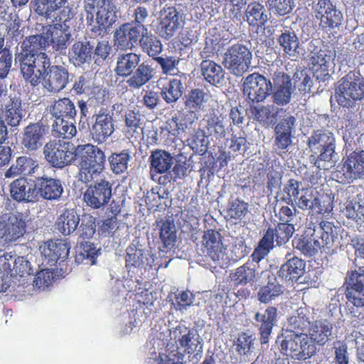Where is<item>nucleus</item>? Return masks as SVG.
<instances>
[{
	"label": "nucleus",
	"instance_id": "nucleus-1",
	"mask_svg": "<svg viewBox=\"0 0 364 364\" xmlns=\"http://www.w3.org/2000/svg\"><path fill=\"white\" fill-rule=\"evenodd\" d=\"M336 242L339 244L338 237L333 229H306L293 240L295 247L306 257L314 256L322 247L332 248Z\"/></svg>",
	"mask_w": 364,
	"mask_h": 364
},
{
	"label": "nucleus",
	"instance_id": "nucleus-2",
	"mask_svg": "<svg viewBox=\"0 0 364 364\" xmlns=\"http://www.w3.org/2000/svg\"><path fill=\"white\" fill-rule=\"evenodd\" d=\"M277 343L282 355L299 361L311 358L316 351L306 335H299L287 330L277 337Z\"/></svg>",
	"mask_w": 364,
	"mask_h": 364
},
{
	"label": "nucleus",
	"instance_id": "nucleus-3",
	"mask_svg": "<svg viewBox=\"0 0 364 364\" xmlns=\"http://www.w3.org/2000/svg\"><path fill=\"white\" fill-rule=\"evenodd\" d=\"M311 151L318 155L315 165L320 169H329L336 161L335 138L326 130L314 132L308 139Z\"/></svg>",
	"mask_w": 364,
	"mask_h": 364
},
{
	"label": "nucleus",
	"instance_id": "nucleus-4",
	"mask_svg": "<svg viewBox=\"0 0 364 364\" xmlns=\"http://www.w3.org/2000/svg\"><path fill=\"white\" fill-rule=\"evenodd\" d=\"M171 341L173 340L176 344V354L178 360H183L186 354H193V359L196 361L202 355V339L194 329L179 324L171 331Z\"/></svg>",
	"mask_w": 364,
	"mask_h": 364
},
{
	"label": "nucleus",
	"instance_id": "nucleus-5",
	"mask_svg": "<svg viewBox=\"0 0 364 364\" xmlns=\"http://www.w3.org/2000/svg\"><path fill=\"white\" fill-rule=\"evenodd\" d=\"M16 60L19 63L23 77L32 86L40 83L41 77L50 65V59L46 53H18L16 54Z\"/></svg>",
	"mask_w": 364,
	"mask_h": 364
},
{
	"label": "nucleus",
	"instance_id": "nucleus-6",
	"mask_svg": "<svg viewBox=\"0 0 364 364\" xmlns=\"http://www.w3.org/2000/svg\"><path fill=\"white\" fill-rule=\"evenodd\" d=\"M30 263L23 257H16L11 252L0 256V292H5L11 285L16 284L17 277L31 274Z\"/></svg>",
	"mask_w": 364,
	"mask_h": 364
},
{
	"label": "nucleus",
	"instance_id": "nucleus-7",
	"mask_svg": "<svg viewBox=\"0 0 364 364\" xmlns=\"http://www.w3.org/2000/svg\"><path fill=\"white\" fill-rule=\"evenodd\" d=\"M68 0H35L34 11L35 12L46 19H50L53 22V19L59 18V23L54 26H68L71 28V21L75 14L72 9L69 6H65Z\"/></svg>",
	"mask_w": 364,
	"mask_h": 364
},
{
	"label": "nucleus",
	"instance_id": "nucleus-8",
	"mask_svg": "<svg viewBox=\"0 0 364 364\" xmlns=\"http://www.w3.org/2000/svg\"><path fill=\"white\" fill-rule=\"evenodd\" d=\"M338 103L343 107H351L355 102L364 98V79L354 74L342 77L336 89Z\"/></svg>",
	"mask_w": 364,
	"mask_h": 364
},
{
	"label": "nucleus",
	"instance_id": "nucleus-9",
	"mask_svg": "<svg viewBox=\"0 0 364 364\" xmlns=\"http://www.w3.org/2000/svg\"><path fill=\"white\" fill-rule=\"evenodd\" d=\"M252 54L250 48L241 43L229 47L224 53L223 65L235 76L240 77L248 72Z\"/></svg>",
	"mask_w": 364,
	"mask_h": 364
},
{
	"label": "nucleus",
	"instance_id": "nucleus-10",
	"mask_svg": "<svg viewBox=\"0 0 364 364\" xmlns=\"http://www.w3.org/2000/svg\"><path fill=\"white\" fill-rule=\"evenodd\" d=\"M0 112L1 121L11 127L18 126L23 116L21 99L9 93L8 86L4 82H0Z\"/></svg>",
	"mask_w": 364,
	"mask_h": 364
},
{
	"label": "nucleus",
	"instance_id": "nucleus-11",
	"mask_svg": "<svg viewBox=\"0 0 364 364\" xmlns=\"http://www.w3.org/2000/svg\"><path fill=\"white\" fill-rule=\"evenodd\" d=\"M242 87L245 99L252 103L263 102L272 90V82L257 73L243 78Z\"/></svg>",
	"mask_w": 364,
	"mask_h": 364
},
{
	"label": "nucleus",
	"instance_id": "nucleus-12",
	"mask_svg": "<svg viewBox=\"0 0 364 364\" xmlns=\"http://www.w3.org/2000/svg\"><path fill=\"white\" fill-rule=\"evenodd\" d=\"M45 159L53 167L62 168L69 165L75 159L70 151V144L59 139L47 142L43 148Z\"/></svg>",
	"mask_w": 364,
	"mask_h": 364
},
{
	"label": "nucleus",
	"instance_id": "nucleus-13",
	"mask_svg": "<svg viewBox=\"0 0 364 364\" xmlns=\"http://www.w3.org/2000/svg\"><path fill=\"white\" fill-rule=\"evenodd\" d=\"M336 177L343 183L364 177V151H354L346 159Z\"/></svg>",
	"mask_w": 364,
	"mask_h": 364
},
{
	"label": "nucleus",
	"instance_id": "nucleus-14",
	"mask_svg": "<svg viewBox=\"0 0 364 364\" xmlns=\"http://www.w3.org/2000/svg\"><path fill=\"white\" fill-rule=\"evenodd\" d=\"M157 21L158 33L166 40L172 38L181 27V16L178 9L173 6L166 5L161 9Z\"/></svg>",
	"mask_w": 364,
	"mask_h": 364
},
{
	"label": "nucleus",
	"instance_id": "nucleus-15",
	"mask_svg": "<svg viewBox=\"0 0 364 364\" xmlns=\"http://www.w3.org/2000/svg\"><path fill=\"white\" fill-rule=\"evenodd\" d=\"M345 284L347 301L357 308L364 307V270L348 272Z\"/></svg>",
	"mask_w": 364,
	"mask_h": 364
},
{
	"label": "nucleus",
	"instance_id": "nucleus-16",
	"mask_svg": "<svg viewBox=\"0 0 364 364\" xmlns=\"http://www.w3.org/2000/svg\"><path fill=\"white\" fill-rule=\"evenodd\" d=\"M314 9L315 16L320 21L319 25L322 28L334 29L342 24L343 14L336 9L331 0H318Z\"/></svg>",
	"mask_w": 364,
	"mask_h": 364
},
{
	"label": "nucleus",
	"instance_id": "nucleus-17",
	"mask_svg": "<svg viewBox=\"0 0 364 364\" xmlns=\"http://www.w3.org/2000/svg\"><path fill=\"white\" fill-rule=\"evenodd\" d=\"M272 81V102L280 106L289 104L295 91V85H293L289 75L283 72H277L273 75Z\"/></svg>",
	"mask_w": 364,
	"mask_h": 364
},
{
	"label": "nucleus",
	"instance_id": "nucleus-18",
	"mask_svg": "<svg viewBox=\"0 0 364 364\" xmlns=\"http://www.w3.org/2000/svg\"><path fill=\"white\" fill-rule=\"evenodd\" d=\"M37 201L39 198L46 200H57L60 198L63 188L62 183L59 179L48 176L43 169H42L37 176H34Z\"/></svg>",
	"mask_w": 364,
	"mask_h": 364
},
{
	"label": "nucleus",
	"instance_id": "nucleus-19",
	"mask_svg": "<svg viewBox=\"0 0 364 364\" xmlns=\"http://www.w3.org/2000/svg\"><path fill=\"white\" fill-rule=\"evenodd\" d=\"M112 184L107 180L100 179L87 188L84 200L89 206L100 208L107 204L112 196Z\"/></svg>",
	"mask_w": 364,
	"mask_h": 364
},
{
	"label": "nucleus",
	"instance_id": "nucleus-20",
	"mask_svg": "<svg viewBox=\"0 0 364 364\" xmlns=\"http://www.w3.org/2000/svg\"><path fill=\"white\" fill-rule=\"evenodd\" d=\"M73 154L75 159L80 160V164L104 169L106 156L104 151L97 146L91 144L77 145Z\"/></svg>",
	"mask_w": 364,
	"mask_h": 364
},
{
	"label": "nucleus",
	"instance_id": "nucleus-21",
	"mask_svg": "<svg viewBox=\"0 0 364 364\" xmlns=\"http://www.w3.org/2000/svg\"><path fill=\"white\" fill-rule=\"evenodd\" d=\"M42 248L45 260L52 267L58 263L60 264L68 259L70 244L65 240H50L44 243Z\"/></svg>",
	"mask_w": 364,
	"mask_h": 364
},
{
	"label": "nucleus",
	"instance_id": "nucleus-22",
	"mask_svg": "<svg viewBox=\"0 0 364 364\" xmlns=\"http://www.w3.org/2000/svg\"><path fill=\"white\" fill-rule=\"evenodd\" d=\"M147 28L144 25L132 26L129 23L122 24L114 32V41L120 49L132 50L142 36Z\"/></svg>",
	"mask_w": 364,
	"mask_h": 364
},
{
	"label": "nucleus",
	"instance_id": "nucleus-23",
	"mask_svg": "<svg viewBox=\"0 0 364 364\" xmlns=\"http://www.w3.org/2000/svg\"><path fill=\"white\" fill-rule=\"evenodd\" d=\"M254 318L255 326L258 330L260 343L262 345L267 344L273 328L277 323V309L273 306H268L264 312H257Z\"/></svg>",
	"mask_w": 364,
	"mask_h": 364
},
{
	"label": "nucleus",
	"instance_id": "nucleus-24",
	"mask_svg": "<svg viewBox=\"0 0 364 364\" xmlns=\"http://www.w3.org/2000/svg\"><path fill=\"white\" fill-rule=\"evenodd\" d=\"M296 119L285 114L274 128V146L278 149L289 151L292 144V132L296 127Z\"/></svg>",
	"mask_w": 364,
	"mask_h": 364
},
{
	"label": "nucleus",
	"instance_id": "nucleus-25",
	"mask_svg": "<svg viewBox=\"0 0 364 364\" xmlns=\"http://www.w3.org/2000/svg\"><path fill=\"white\" fill-rule=\"evenodd\" d=\"M70 74L62 65L50 66L43 76V86L50 92H59L69 82Z\"/></svg>",
	"mask_w": 364,
	"mask_h": 364
},
{
	"label": "nucleus",
	"instance_id": "nucleus-26",
	"mask_svg": "<svg viewBox=\"0 0 364 364\" xmlns=\"http://www.w3.org/2000/svg\"><path fill=\"white\" fill-rule=\"evenodd\" d=\"M333 324L326 318H319L311 322L306 334L309 341L316 348V346H324L333 336Z\"/></svg>",
	"mask_w": 364,
	"mask_h": 364
},
{
	"label": "nucleus",
	"instance_id": "nucleus-27",
	"mask_svg": "<svg viewBox=\"0 0 364 364\" xmlns=\"http://www.w3.org/2000/svg\"><path fill=\"white\" fill-rule=\"evenodd\" d=\"M47 134V128L42 122L30 123L23 130L21 144L28 151L41 148Z\"/></svg>",
	"mask_w": 364,
	"mask_h": 364
},
{
	"label": "nucleus",
	"instance_id": "nucleus-28",
	"mask_svg": "<svg viewBox=\"0 0 364 364\" xmlns=\"http://www.w3.org/2000/svg\"><path fill=\"white\" fill-rule=\"evenodd\" d=\"M202 246L204 252L214 262L223 258L225 247L223 242V236L216 229H207L202 237Z\"/></svg>",
	"mask_w": 364,
	"mask_h": 364
},
{
	"label": "nucleus",
	"instance_id": "nucleus-29",
	"mask_svg": "<svg viewBox=\"0 0 364 364\" xmlns=\"http://www.w3.org/2000/svg\"><path fill=\"white\" fill-rule=\"evenodd\" d=\"M52 26H44L40 25L38 28L42 33L40 34L31 35L26 37L21 44L19 53H43V50L49 45L50 38L52 35L50 28Z\"/></svg>",
	"mask_w": 364,
	"mask_h": 364
},
{
	"label": "nucleus",
	"instance_id": "nucleus-30",
	"mask_svg": "<svg viewBox=\"0 0 364 364\" xmlns=\"http://www.w3.org/2000/svg\"><path fill=\"white\" fill-rule=\"evenodd\" d=\"M35 178L28 181L24 177L14 180L10 184L12 198L17 201H37Z\"/></svg>",
	"mask_w": 364,
	"mask_h": 364
},
{
	"label": "nucleus",
	"instance_id": "nucleus-31",
	"mask_svg": "<svg viewBox=\"0 0 364 364\" xmlns=\"http://www.w3.org/2000/svg\"><path fill=\"white\" fill-rule=\"evenodd\" d=\"M95 124L92 127V134L95 141H105L114 131L112 117L105 109H100L93 117Z\"/></svg>",
	"mask_w": 364,
	"mask_h": 364
},
{
	"label": "nucleus",
	"instance_id": "nucleus-32",
	"mask_svg": "<svg viewBox=\"0 0 364 364\" xmlns=\"http://www.w3.org/2000/svg\"><path fill=\"white\" fill-rule=\"evenodd\" d=\"M43 169L38 163L31 158L20 156L15 163L5 172L6 178H14L18 175L30 176L34 178Z\"/></svg>",
	"mask_w": 364,
	"mask_h": 364
},
{
	"label": "nucleus",
	"instance_id": "nucleus-33",
	"mask_svg": "<svg viewBox=\"0 0 364 364\" xmlns=\"http://www.w3.org/2000/svg\"><path fill=\"white\" fill-rule=\"evenodd\" d=\"M277 43L283 49L284 53L289 58H297L301 54L299 39L295 31L291 28H285L279 35Z\"/></svg>",
	"mask_w": 364,
	"mask_h": 364
},
{
	"label": "nucleus",
	"instance_id": "nucleus-34",
	"mask_svg": "<svg viewBox=\"0 0 364 364\" xmlns=\"http://www.w3.org/2000/svg\"><path fill=\"white\" fill-rule=\"evenodd\" d=\"M141 55L132 52L119 53L117 58L115 73L121 77H128L140 64Z\"/></svg>",
	"mask_w": 364,
	"mask_h": 364
},
{
	"label": "nucleus",
	"instance_id": "nucleus-35",
	"mask_svg": "<svg viewBox=\"0 0 364 364\" xmlns=\"http://www.w3.org/2000/svg\"><path fill=\"white\" fill-rule=\"evenodd\" d=\"M53 31H51L50 42L54 50L60 54H65L66 50L74 40V33L71 28L68 26H53Z\"/></svg>",
	"mask_w": 364,
	"mask_h": 364
},
{
	"label": "nucleus",
	"instance_id": "nucleus-36",
	"mask_svg": "<svg viewBox=\"0 0 364 364\" xmlns=\"http://www.w3.org/2000/svg\"><path fill=\"white\" fill-rule=\"evenodd\" d=\"M186 79V75L181 73L171 79L163 87L161 94L166 102L168 104L176 102L183 95Z\"/></svg>",
	"mask_w": 364,
	"mask_h": 364
},
{
	"label": "nucleus",
	"instance_id": "nucleus-37",
	"mask_svg": "<svg viewBox=\"0 0 364 364\" xmlns=\"http://www.w3.org/2000/svg\"><path fill=\"white\" fill-rule=\"evenodd\" d=\"M309 310L306 307H299L294 315L288 319L287 331L299 335H306L311 325Z\"/></svg>",
	"mask_w": 364,
	"mask_h": 364
},
{
	"label": "nucleus",
	"instance_id": "nucleus-38",
	"mask_svg": "<svg viewBox=\"0 0 364 364\" xmlns=\"http://www.w3.org/2000/svg\"><path fill=\"white\" fill-rule=\"evenodd\" d=\"M305 262L294 257L283 264L277 272L278 277L285 281H296L305 272Z\"/></svg>",
	"mask_w": 364,
	"mask_h": 364
},
{
	"label": "nucleus",
	"instance_id": "nucleus-39",
	"mask_svg": "<svg viewBox=\"0 0 364 364\" xmlns=\"http://www.w3.org/2000/svg\"><path fill=\"white\" fill-rule=\"evenodd\" d=\"M93 46L88 41H77L69 51V58L75 66L90 63L93 56Z\"/></svg>",
	"mask_w": 364,
	"mask_h": 364
},
{
	"label": "nucleus",
	"instance_id": "nucleus-40",
	"mask_svg": "<svg viewBox=\"0 0 364 364\" xmlns=\"http://www.w3.org/2000/svg\"><path fill=\"white\" fill-rule=\"evenodd\" d=\"M200 71L204 80L212 85L220 86L225 80L223 68L213 60H203L200 63Z\"/></svg>",
	"mask_w": 364,
	"mask_h": 364
},
{
	"label": "nucleus",
	"instance_id": "nucleus-41",
	"mask_svg": "<svg viewBox=\"0 0 364 364\" xmlns=\"http://www.w3.org/2000/svg\"><path fill=\"white\" fill-rule=\"evenodd\" d=\"M151 171L156 173H167L174 164L171 154L164 150H155L149 156Z\"/></svg>",
	"mask_w": 364,
	"mask_h": 364
},
{
	"label": "nucleus",
	"instance_id": "nucleus-42",
	"mask_svg": "<svg viewBox=\"0 0 364 364\" xmlns=\"http://www.w3.org/2000/svg\"><path fill=\"white\" fill-rule=\"evenodd\" d=\"M256 265L252 262H247L235 269L230 274V279L236 286H245L254 282L257 276Z\"/></svg>",
	"mask_w": 364,
	"mask_h": 364
},
{
	"label": "nucleus",
	"instance_id": "nucleus-43",
	"mask_svg": "<svg viewBox=\"0 0 364 364\" xmlns=\"http://www.w3.org/2000/svg\"><path fill=\"white\" fill-rule=\"evenodd\" d=\"M331 56L323 50H320L317 53H311L310 61L312 65V72H316V78L323 82L326 77H328V63Z\"/></svg>",
	"mask_w": 364,
	"mask_h": 364
},
{
	"label": "nucleus",
	"instance_id": "nucleus-44",
	"mask_svg": "<svg viewBox=\"0 0 364 364\" xmlns=\"http://www.w3.org/2000/svg\"><path fill=\"white\" fill-rule=\"evenodd\" d=\"M135 70L129 75L127 84L132 89H139L153 77L154 70L151 65L144 63H140Z\"/></svg>",
	"mask_w": 364,
	"mask_h": 364
},
{
	"label": "nucleus",
	"instance_id": "nucleus-45",
	"mask_svg": "<svg viewBox=\"0 0 364 364\" xmlns=\"http://www.w3.org/2000/svg\"><path fill=\"white\" fill-rule=\"evenodd\" d=\"M76 113L75 105L68 97H63L55 101L50 107V114L55 118L74 119Z\"/></svg>",
	"mask_w": 364,
	"mask_h": 364
},
{
	"label": "nucleus",
	"instance_id": "nucleus-46",
	"mask_svg": "<svg viewBox=\"0 0 364 364\" xmlns=\"http://www.w3.org/2000/svg\"><path fill=\"white\" fill-rule=\"evenodd\" d=\"M99 251L93 243L88 241L81 242L80 245L77 247L75 261L78 264H95Z\"/></svg>",
	"mask_w": 364,
	"mask_h": 364
},
{
	"label": "nucleus",
	"instance_id": "nucleus-47",
	"mask_svg": "<svg viewBox=\"0 0 364 364\" xmlns=\"http://www.w3.org/2000/svg\"><path fill=\"white\" fill-rule=\"evenodd\" d=\"M96 23L100 29L107 30V28L115 22V13L112 9L108 1H105V3L96 4Z\"/></svg>",
	"mask_w": 364,
	"mask_h": 364
},
{
	"label": "nucleus",
	"instance_id": "nucleus-48",
	"mask_svg": "<svg viewBox=\"0 0 364 364\" xmlns=\"http://www.w3.org/2000/svg\"><path fill=\"white\" fill-rule=\"evenodd\" d=\"M247 21L250 26H261L269 20V14L264 6L257 2H253L247 6L245 11Z\"/></svg>",
	"mask_w": 364,
	"mask_h": 364
},
{
	"label": "nucleus",
	"instance_id": "nucleus-49",
	"mask_svg": "<svg viewBox=\"0 0 364 364\" xmlns=\"http://www.w3.org/2000/svg\"><path fill=\"white\" fill-rule=\"evenodd\" d=\"M277 108L272 105H258L251 107L252 117L254 120L263 125L268 126L276 119Z\"/></svg>",
	"mask_w": 364,
	"mask_h": 364
},
{
	"label": "nucleus",
	"instance_id": "nucleus-50",
	"mask_svg": "<svg viewBox=\"0 0 364 364\" xmlns=\"http://www.w3.org/2000/svg\"><path fill=\"white\" fill-rule=\"evenodd\" d=\"M284 287L279 284L276 278L273 281L269 279L266 285L262 286L257 292L258 300L264 304H267L276 297L282 295Z\"/></svg>",
	"mask_w": 364,
	"mask_h": 364
},
{
	"label": "nucleus",
	"instance_id": "nucleus-51",
	"mask_svg": "<svg viewBox=\"0 0 364 364\" xmlns=\"http://www.w3.org/2000/svg\"><path fill=\"white\" fill-rule=\"evenodd\" d=\"M274 242V229H267L252 255L253 260L259 262L264 259L273 249Z\"/></svg>",
	"mask_w": 364,
	"mask_h": 364
},
{
	"label": "nucleus",
	"instance_id": "nucleus-52",
	"mask_svg": "<svg viewBox=\"0 0 364 364\" xmlns=\"http://www.w3.org/2000/svg\"><path fill=\"white\" fill-rule=\"evenodd\" d=\"M139 44L143 51L154 60L155 58H158L157 55L162 51V44L160 40L156 36L149 34L148 30L144 31L139 39Z\"/></svg>",
	"mask_w": 364,
	"mask_h": 364
},
{
	"label": "nucleus",
	"instance_id": "nucleus-53",
	"mask_svg": "<svg viewBox=\"0 0 364 364\" xmlns=\"http://www.w3.org/2000/svg\"><path fill=\"white\" fill-rule=\"evenodd\" d=\"M71 120L64 118H55L52 125V131L54 135L68 139L74 137L77 134V129L75 123Z\"/></svg>",
	"mask_w": 364,
	"mask_h": 364
},
{
	"label": "nucleus",
	"instance_id": "nucleus-54",
	"mask_svg": "<svg viewBox=\"0 0 364 364\" xmlns=\"http://www.w3.org/2000/svg\"><path fill=\"white\" fill-rule=\"evenodd\" d=\"M254 341L255 338L252 334L247 332H241L233 341V347L239 355H247L252 352L254 348Z\"/></svg>",
	"mask_w": 364,
	"mask_h": 364
},
{
	"label": "nucleus",
	"instance_id": "nucleus-55",
	"mask_svg": "<svg viewBox=\"0 0 364 364\" xmlns=\"http://www.w3.org/2000/svg\"><path fill=\"white\" fill-rule=\"evenodd\" d=\"M147 259L142 250L132 247L127 250L125 262L126 267L129 271H131L132 267L144 268Z\"/></svg>",
	"mask_w": 364,
	"mask_h": 364
},
{
	"label": "nucleus",
	"instance_id": "nucleus-56",
	"mask_svg": "<svg viewBox=\"0 0 364 364\" xmlns=\"http://www.w3.org/2000/svg\"><path fill=\"white\" fill-rule=\"evenodd\" d=\"M130 159L131 156L127 151L112 154L108 158L111 170L116 174L124 172L128 168Z\"/></svg>",
	"mask_w": 364,
	"mask_h": 364
},
{
	"label": "nucleus",
	"instance_id": "nucleus-57",
	"mask_svg": "<svg viewBox=\"0 0 364 364\" xmlns=\"http://www.w3.org/2000/svg\"><path fill=\"white\" fill-rule=\"evenodd\" d=\"M265 4L270 12L279 16L290 14L295 7L294 0H266Z\"/></svg>",
	"mask_w": 364,
	"mask_h": 364
},
{
	"label": "nucleus",
	"instance_id": "nucleus-58",
	"mask_svg": "<svg viewBox=\"0 0 364 364\" xmlns=\"http://www.w3.org/2000/svg\"><path fill=\"white\" fill-rule=\"evenodd\" d=\"M80 169L78 173L79 181L85 183L88 188L90 185L96 183L97 181L102 179L100 178L102 170L92 166H87L79 164Z\"/></svg>",
	"mask_w": 364,
	"mask_h": 364
},
{
	"label": "nucleus",
	"instance_id": "nucleus-59",
	"mask_svg": "<svg viewBox=\"0 0 364 364\" xmlns=\"http://www.w3.org/2000/svg\"><path fill=\"white\" fill-rule=\"evenodd\" d=\"M155 60L160 65L164 74L176 76L181 73L178 70L180 62L178 58L164 55L155 58Z\"/></svg>",
	"mask_w": 364,
	"mask_h": 364
},
{
	"label": "nucleus",
	"instance_id": "nucleus-60",
	"mask_svg": "<svg viewBox=\"0 0 364 364\" xmlns=\"http://www.w3.org/2000/svg\"><path fill=\"white\" fill-rule=\"evenodd\" d=\"M296 201L298 207L302 210H316L319 212L321 209L320 208V200L318 198L314 196L311 191L306 190L304 193Z\"/></svg>",
	"mask_w": 364,
	"mask_h": 364
},
{
	"label": "nucleus",
	"instance_id": "nucleus-61",
	"mask_svg": "<svg viewBox=\"0 0 364 364\" xmlns=\"http://www.w3.org/2000/svg\"><path fill=\"white\" fill-rule=\"evenodd\" d=\"M207 132L209 136H213L216 139H220L225 136V128L223 120L220 117L214 116L206 122Z\"/></svg>",
	"mask_w": 364,
	"mask_h": 364
},
{
	"label": "nucleus",
	"instance_id": "nucleus-62",
	"mask_svg": "<svg viewBox=\"0 0 364 364\" xmlns=\"http://www.w3.org/2000/svg\"><path fill=\"white\" fill-rule=\"evenodd\" d=\"M80 222L78 215L74 210H65L57 219L58 228H77Z\"/></svg>",
	"mask_w": 364,
	"mask_h": 364
},
{
	"label": "nucleus",
	"instance_id": "nucleus-63",
	"mask_svg": "<svg viewBox=\"0 0 364 364\" xmlns=\"http://www.w3.org/2000/svg\"><path fill=\"white\" fill-rule=\"evenodd\" d=\"M27 225L19 213H6L1 217L0 228H25Z\"/></svg>",
	"mask_w": 364,
	"mask_h": 364
},
{
	"label": "nucleus",
	"instance_id": "nucleus-64",
	"mask_svg": "<svg viewBox=\"0 0 364 364\" xmlns=\"http://www.w3.org/2000/svg\"><path fill=\"white\" fill-rule=\"evenodd\" d=\"M204 98L205 92L202 90L194 89L187 95L185 105L191 109H197L202 106L204 102Z\"/></svg>",
	"mask_w": 364,
	"mask_h": 364
}]
</instances>
